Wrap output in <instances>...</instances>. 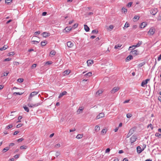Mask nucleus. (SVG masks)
Here are the masks:
<instances>
[{
  "instance_id": "f257e3e1",
  "label": "nucleus",
  "mask_w": 161,
  "mask_h": 161,
  "mask_svg": "<svg viewBox=\"0 0 161 161\" xmlns=\"http://www.w3.org/2000/svg\"><path fill=\"white\" fill-rule=\"evenodd\" d=\"M139 53V51L137 50H134V49H132V50L130 52V54L133 55L134 56H136L138 55Z\"/></svg>"
},
{
  "instance_id": "f03ea898",
  "label": "nucleus",
  "mask_w": 161,
  "mask_h": 161,
  "mask_svg": "<svg viewBox=\"0 0 161 161\" xmlns=\"http://www.w3.org/2000/svg\"><path fill=\"white\" fill-rule=\"evenodd\" d=\"M155 31V29L153 28H151L148 32V34L149 35H153L154 34Z\"/></svg>"
},
{
  "instance_id": "7ed1b4c3",
  "label": "nucleus",
  "mask_w": 161,
  "mask_h": 161,
  "mask_svg": "<svg viewBox=\"0 0 161 161\" xmlns=\"http://www.w3.org/2000/svg\"><path fill=\"white\" fill-rule=\"evenodd\" d=\"M137 139V137L133 135L130 138V142L132 143L135 142Z\"/></svg>"
},
{
  "instance_id": "20e7f679",
  "label": "nucleus",
  "mask_w": 161,
  "mask_h": 161,
  "mask_svg": "<svg viewBox=\"0 0 161 161\" xmlns=\"http://www.w3.org/2000/svg\"><path fill=\"white\" fill-rule=\"evenodd\" d=\"M119 89V88L118 87H115L112 90L111 92V93L114 94L118 91Z\"/></svg>"
},
{
  "instance_id": "39448f33",
  "label": "nucleus",
  "mask_w": 161,
  "mask_h": 161,
  "mask_svg": "<svg viewBox=\"0 0 161 161\" xmlns=\"http://www.w3.org/2000/svg\"><path fill=\"white\" fill-rule=\"evenodd\" d=\"M158 12L157 8H154L152 9L150 11V13L153 15H155Z\"/></svg>"
},
{
  "instance_id": "423d86ee",
  "label": "nucleus",
  "mask_w": 161,
  "mask_h": 161,
  "mask_svg": "<svg viewBox=\"0 0 161 161\" xmlns=\"http://www.w3.org/2000/svg\"><path fill=\"white\" fill-rule=\"evenodd\" d=\"M150 80V79H147L145 80H143L141 86L142 87L144 86L147 84L148 81Z\"/></svg>"
},
{
  "instance_id": "0eeeda50",
  "label": "nucleus",
  "mask_w": 161,
  "mask_h": 161,
  "mask_svg": "<svg viewBox=\"0 0 161 161\" xmlns=\"http://www.w3.org/2000/svg\"><path fill=\"white\" fill-rule=\"evenodd\" d=\"M84 109V107L83 106L80 107L79 109L77 111V113L78 114L82 113L83 111V110Z\"/></svg>"
},
{
  "instance_id": "6e6552de",
  "label": "nucleus",
  "mask_w": 161,
  "mask_h": 161,
  "mask_svg": "<svg viewBox=\"0 0 161 161\" xmlns=\"http://www.w3.org/2000/svg\"><path fill=\"white\" fill-rule=\"evenodd\" d=\"M38 94V92H31L30 96V97L28 99L30 100L31 99V98L32 97Z\"/></svg>"
},
{
  "instance_id": "1a4fd4ad",
  "label": "nucleus",
  "mask_w": 161,
  "mask_h": 161,
  "mask_svg": "<svg viewBox=\"0 0 161 161\" xmlns=\"http://www.w3.org/2000/svg\"><path fill=\"white\" fill-rule=\"evenodd\" d=\"M42 36L44 37H47L50 36V34L49 32H44L42 34Z\"/></svg>"
},
{
  "instance_id": "9d476101",
  "label": "nucleus",
  "mask_w": 161,
  "mask_h": 161,
  "mask_svg": "<svg viewBox=\"0 0 161 161\" xmlns=\"http://www.w3.org/2000/svg\"><path fill=\"white\" fill-rule=\"evenodd\" d=\"M104 115L103 113H100L98 114V115L96 117V119H100L101 118H102L104 117Z\"/></svg>"
},
{
  "instance_id": "9b49d317",
  "label": "nucleus",
  "mask_w": 161,
  "mask_h": 161,
  "mask_svg": "<svg viewBox=\"0 0 161 161\" xmlns=\"http://www.w3.org/2000/svg\"><path fill=\"white\" fill-rule=\"evenodd\" d=\"M94 61L93 60H88L87 61V65L89 66L93 64Z\"/></svg>"
},
{
  "instance_id": "f8f14e48",
  "label": "nucleus",
  "mask_w": 161,
  "mask_h": 161,
  "mask_svg": "<svg viewBox=\"0 0 161 161\" xmlns=\"http://www.w3.org/2000/svg\"><path fill=\"white\" fill-rule=\"evenodd\" d=\"M137 152L138 153H141L142 151V150L140 146H138L137 147Z\"/></svg>"
},
{
  "instance_id": "ddd939ff",
  "label": "nucleus",
  "mask_w": 161,
  "mask_h": 161,
  "mask_svg": "<svg viewBox=\"0 0 161 161\" xmlns=\"http://www.w3.org/2000/svg\"><path fill=\"white\" fill-rule=\"evenodd\" d=\"M67 45L68 47H71L73 46L74 44L71 42L69 41L67 42Z\"/></svg>"
},
{
  "instance_id": "4468645a",
  "label": "nucleus",
  "mask_w": 161,
  "mask_h": 161,
  "mask_svg": "<svg viewBox=\"0 0 161 161\" xmlns=\"http://www.w3.org/2000/svg\"><path fill=\"white\" fill-rule=\"evenodd\" d=\"M72 29V28L71 26L69 27H67L64 30L66 31V32H69Z\"/></svg>"
},
{
  "instance_id": "2eb2a0df",
  "label": "nucleus",
  "mask_w": 161,
  "mask_h": 161,
  "mask_svg": "<svg viewBox=\"0 0 161 161\" xmlns=\"http://www.w3.org/2000/svg\"><path fill=\"white\" fill-rule=\"evenodd\" d=\"M132 58L133 57L132 55H129L125 59V61L127 62L128 61L132 59Z\"/></svg>"
},
{
  "instance_id": "dca6fc26",
  "label": "nucleus",
  "mask_w": 161,
  "mask_h": 161,
  "mask_svg": "<svg viewBox=\"0 0 161 161\" xmlns=\"http://www.w3.org/2000/svg\"><path fill=\"white\" fill-rule=\"evenodd\" d=\"M67 92L66 91H64L63 92L60 93V94H59V95L58 96V98H61L64 95H66V94H67Z\"/></svg>"
},
{
  "instance_id": "f3484780",
  "label": "nucleus",
  "mask_w": 161,
  "mask_h": 161,
  "mask_svg": "<svg viewBox=\"0 0 161 161\" xmlns=\"http://www.w3.org/2000/svg\"><path fill=\"white\" fill-rule=\"evenodd\" d=\"M84 29L85 31L86 32H88L90 30L89 28L86 25H84Z\"/></svg>"
},
{
  "instance_id": "a211bd4d",
  "label": "nucleus",
  "mask_w": 161,
  "mask_h": 161,
  "mask_svg": "<svg viewBox=\"0 0 161 161\" xmlns=\"http://www.w3.org/2000/svg\"><path fill=\"white\" fill-rule=\"evenodd\" d=\"M147 25V24L146 22H143L142 23L141 25H140V27L141 28H144Z\"/></svg>"
},
{
  "instance_id": "6ab92c4d",
  "label": "nucleus",
  "mask_w": 161,
  "mask_h": 161,
  "mask_svg": "<svg viewBox=\"0 0 161 161\" xmlns=\"http://www.w3.org/2000/svg\"><path fill=\"white\" fill-rule=\"evenodd\" d=\"M8 48V46L7 45H5L3 47L0 48V50L3 51L5 50Z\"/></svg>"
},
{
  "instance_id": "aec40b11",
  "label": "nucleus",
  "mask_w": 161,
  "mask_h": 161,
  "mask_svg": "<svg viewBox=\"0 0 161 161\" xmlns=\"http://www.w3.org/2000/svg\"><path fill=\"white\" fill-rule=\"evenodd\" d=\"M42 102H40L36 103H35L34 104H32V107H37L39 105H40L42 104Z\"/></svg>"
},
{
  "instance_id": "412c9836",
  "label": "nucleus",
  "mask_w": 161,
  "mask_h": 161,
  "mask_svg": "<svg viewBox=\"0 0 161 161\" xmlns=\"http://www.w3.org/2000/svg\"><path fill=\"white\" fill-rule=\"evenodd\" d=\"M47 43V41H42L41 42V44L42 46H45L46 44Z\"/></svg>"
},
{
  "instance_id": "4be33fe9",
  "label": "nucleus",
  "mask_w": 161,
  "mask_h": 161,
  "mask_svg": "<svg viewBox=\"0 0 161 161\" xmlns=\"http://www.w3.org/2000/svg\"><path fill=\"white\" fill-rule=\"evenodd\" d=\"M122 45H120L119 44H118L117 45H116L115 46L114 48L115 49H119L121 47V46Z\"/></svg>"
},
{
  "instance_id": "5701e85b",
  "label": "nucleus",
  "mask_w": 161,
  "mask_h": 161,
  "mask_svg": "<svg viewBox=\"0 0 161 161\" xmlns=\"http://www.w3.org/2000/svg\"><path fill=\"white\" fill-rule=\"evenodd\" d=\"M56 53V52L55 51L53 50H52L50 53V56H51V55H54Z\"/></svg>"
},
{
  "instance_id": "b1692460",
  "label": "nucleus",
  "mask_w": 161,
  "mask_h": 161,
  "mask_svg": "<svg viewBox=\"0 0 161 161\" xmlns=\"http://www.w3.org/2000/svg\"><path fill=\"white\" fill-rule=\"evenodd\" d=\"M100 130V127L97 125H96L95 128V130L97 132L99 131Z\"/></svg>"
},
{
  "instance_id": "393cba45",
  "label": "nucleus",
  "mask_w": 161,
  "mask_h": 161,
  "mask_svg": "<svg viewBox=\"0 0 161 161\" xmlns=\"http://www.w3.org/2000/svg\"><path fill=\"white\" fill-rule=\"evenodd\" d=\"M23 93H20L19 92H14L13 93V95L14 96H16V95H21Z\"/></svg>"
},
{
  "instance_id": "a878e982",
  "label": "nucleus",
  "mask_w": 161,
  "mask_h": 161,
  "mask_svg": "<svg viewBox=\"0 0 161 161\" xmlns=\"http://www.w3.org/2000/svg\"><path fill=\"white\" fill-rule=\"evenodd\" d=\"M92 75V73L91 72H89L88 73L85 74L84 75L85 76H88V77H90Z\"/></svg>"
},
{
  "instance_id": "bb28decb",
  "label": "nucleus",
  "mask_w": 161,
  "mask_h": 161,
  "mask_svg": "<svg viewBox=\"0 0 161 161\" xmlns=\"http://www.w3.org/2000/svg\"><path fill=\"white\" fill-rule=\"evenodd\" d=\"M23 108L27 112H29V109L28 107H27L26 106H25L23 107Z\"/></svg>"
},
{
  "instance_id": "cd10ccee",
  "label": "nucleus",
  "mask_w": 161,
  "mask_h": 161,
  "mask_svg": "<svg viewBox=\"0 0 161 161\" xmlns=\"http://www.w3.org/2000/svg\"><path fill=\"white\" fill-rule=\"evenodd\" d=\"M82 137V135L81 134H78L76 136V138L78 139L81 138Z\"/></svg>"
},
{
  "instance_id": "c85d7f7f",
  "label": "nucleus",
  "mask_w": 161,
  "mask_h": 161,
  "mask_svg": "<svg viewBox=\"0 0 161 161\" xmlns=\"http://www.w3.org/2000/svg\"><path fill=\"white\" fill-rule=\"evenodd\" d=\"M142 41H139L137 44L136 45V47H139L140 45H142Z\"/></svg>"
},
{
  "instance_id": "c756f323",
  "label": "nucleus",
  "mask_w": 161,
  "mask_h": 161,
  "mask_svg": "<svg viewBox=\"0 0 161 161\" xmlns=\"http://www.w3.org/2000/svg\"><path fill=\"white\" fill-rule=\"evenodd\" d=\"M145 64V63L144 62L138 64V67H141L144 65Z\"/></svg>"
},
{
  "instance_id": "7c9ffc66",
  "label": "nucleus",
  "mask_w": 161,
  "mask_h": 161,
  "mask_svg": "<svg viewBox=\"0 0 161 161\" xmlns=\"http://www.w3.org/2000/svg\"><path fill=\"white\" fill-rule=\"evenodd\" d=\"M13 127V125L12 124H10L6 127V128L7 129H9Z\"/></svg>"
},
{
  "instance_id": "2f4dec72",
  "label": "nucleus",
  "mask_w": 161,
  "mask_h": 161,
  "mask_svg": "<svg viewBox=\"0 0 161 161\" xmlns=\"http://www.w3.org/2000/svg\"><path fill=\"white\" fill-rule=\"evenodd\" d=\"M9 149V147H6L4 148L3 150V151H4V152L6 151H8Z\"/></svg>"
},
{
  "instance_id": "473e14b6",
  "label": "nucleus",
  "mask_w": 161,
  "mask_h": 161,
  "mask_svg": "<svg viewBox=\"0 0 161 161\" xmlns=\"http://www.w3.org/2000/svg\"><path fill=\"white\" fill-rule=\"evenodd\" d=\"M24 80L23 78H19L17 80V81L20 83H21L23 82Z\"/></svg>"
},
{
  "instance_id": "72a5a7b5",
  "label": "nucleus",
  "mask_w": 161,
  "mask_h": 161,
  "mask_svg": "<svg viewBox=\"0 0 161 161\" xmlns=\"http://www.w3.org/2000/svg\"><path fill=\"white\" fill-rule=\"evenodd\" d=\"M27 148V147L26 146H24V145L20 147V148L21 149H26Z\"/></svg>"
},
{
  "instance_id": "f704fd0d",
  "label": "nucleus",
  "mask_w": 161,
  "mask_h": 161,
  "mask_svg": "<svg viewBox=\"0 0 161 161\" xmlns=\"http://www.w3.org/2000/svg\"><path fill=\"white\" fill-rule=\"evenodd\" d=\"M78 24L76 23L72 27V29H75L78 26Z\"/></svg>"
},
{
  "instance_id": "c9c22d12",
  "label": "nucleus",
  "mask_w": 161,
  "mask_h": 161,
  "mask_svg": "<svg viewBox=\"0 0 161 161\" xmlns=\"http://www.w3.org/2000/svg\"><path fill=\"white\" fill-rule=\"evenodd\" d=\"M11 60V58H7L5 59H4L3 60V62L8 61H10Z\"/></svg>"
},
{
  "instance_id": "e433bc0d",
  "label": "nucleus",
  "mask_w": 161,
  "mask_h": 161,
  "mask_svg": "<svg viewBox=\"0 0 161 161\" xmlns=\"http://www.w3.org/2000/svg\"><path fill=\"white\" fill-rule=\"evenodd\" d=\"M22 116H19L18 117V119L19 120L17 121V123L20 122H21L20 120L22 119Z\"/></svg>"
},
{
  "instance_id": "4c0bfd02",
  "label": "nucleus",
  "mask_w": 161,
  "mask_h": 161,
  "mask_svg": "<svg viewBox=\"0 0 161 161\" xmlns=\"http://www.w3.org/2000/svg\"><path fill=\"white\" fill-rule=\"evenodd\" d=\"M60 152H58V151H57V152H56V153H55V156L56 157H58V156L60 155Z\"/></svg>"
},
{
  "instance_id": "58836bf2",
  "label": "nucleus",
  "mask_w": 161,
  "mask_h": 161,
  "mask_svg": "<svg viewBox=\"0 0 161 161\" xmlns=\"http://www.w3.org/2000/svg\"><path fill=\"white\" fill-rule=\"evenodd\" d=\"M98 31H97L95 29V30H93L92 31V33L93 34H94V33L97 34L98 33Z\"/></svg>"
},
{
  "instance_id": "ea45409f",
  "label": "nucleus",
  "mask_w": 161,
  "mask_h": 161,
  "mask_svg": "<svg viewBox=\"0 0 161 161\" xmlns=\"http://www.w3.org/2000/svg\"><path fill=\"white\" fill-rule=\"evenodd\" d=\"M53 63L51 61H48L45 63L46 64L50 65L52 64Z\"/></svg>"
},
{
  "instance_id": "a19ab883",
  "label": "nucleus",
  "mask_w": 161,
  "mask_h": 161,
  "mask_svg": "<svg viewBox=\"0 0 161 161\" xmlns=\"http://www.w3.org/2000/svg\"><path fill=\"white\" fill-rule=\"evenodd\" d=\"M155 136L157 137H161V134H159V133H156L155 134Z\"/></svg>"
},
{
  "instance_id": "79ce46f5",
  "label": "nucleus",
  "mask_w": 161,
  "mask_h": 161,
  "mask_svg": "<svg viewBox=\"0 0 161 161\" xmlns=\"http://www.w3.org/2000/svg\"><path fill=\"white\" fill-rule=\"evenodd\" d=\"M132 116V115L131 114H126V117L127 118H130Z\"/></svg>"
},
{
  "instance_id": "37998d69",
  "label": "nucleus",
  "mask_w": 161,
  "mask_h": 161,
  "mask_svg": "<svg viewBox=\"0 0 161 161\" xmlns=\"http://www.w3.org/2000/svg\"><path fill=\"white\" fill-rule=\"evenodd\" d=\"M102 92L103 91H102L98 90L96 94H98L99 95H100V94H102Z\"/></svg>"
},
{
  "instance_id": "c03bdc74",
  "label": "nucleus",
  "mask_w": 161,
  "mask_h": 161,
  "mask_svg": "<svg viewBox=\"0 0 161 161\" xmlns=\"http://www.w3.org/2000/svg\"><path fill=\"white\" fill-rule=\"evenodd\" d=\"M13 0H7L5 1V3L7 4H9Z\"/></svg>"
},
{
  "instance_id": "a18cd8bd",
  "label": "nucleus",
  "mask_w": 161,
  "mask_h": 161,
  "mask_svg": "<svg viewBox=\"0 0 161 161\" xmlns=\"http://www.w3.org/2000/svg\"><path fill=\"white\" fill-rule=\"evenodd\" d=\"M70 71L69 70H66L64 72V73L66 75H68L70 73Z\"/></svg>"
},
{
  "instance_id": "49530a36",
  "label": "nucleus",
  "mask_w": 161,
  "mask_h": 161,
  "mask_svg": "<svg viewBox=\"0 0 161 161\" xmlns=\"http://www.w3.org/2000/svg\"><path fill=\"white\" fill-rule=\"evenodd\" d=\"M132 2H129V3H128V4H127V6L129 7H130L131 6L132 4Z\"/></svg>"
},
{
  "instance_id": "de8ad7c7",
  "label": "nucleus",
  "mask_w": 161,
  "mask_h": 161,
  "mask_svg": "<svg viewBox=\"0 0 161 161\" xmlns=\"http://www.w3.org/2000/svg\"><path fill=\"white\" fill-rule=\"evenodd\" d=\"M130 25L129 23L126 22L124 25V27L127 28Z\"/></svg>"
},
{
  "instance_id": "09e8293b",
  "label": "nucleus",
  "mask_w": 161,
  "mask_h": 161,
  "mask_svg": "<svg viewBox=\"0 0 161 161\" xmlns=\"http://www.w3.org/2000/svg\"><path fill=\"white\" fill-rule=\"evenodd\" d=\"M139 18H140V17L138 16L135 15L134 18V19H136L137 20H138L139 19Z\"/></svg>"
},
{
  "instance_id": "8fccbe9b",
  "label": "nucleus",
  "mask_w": 161,
  "mask_h": 161,
  "mask_svg": "<svg viewBox=\"0 0 161 161\" xmlns=\"http://www.w3.org/2000/svg\"><path fill=\"white\" fill-rule=\"evenodd\" d=\"M24 140V139L22 138H20L17 140V141L19 142H21Z\"/></svg>"
},
{
  "instance_id": "3c124183",
  "label": "nucleus",
  "mask_w": 161,
  "mask_h": 161,
  "mask_svg": "<svg viewBox=\"0 0 161 161\" xmlns=\"http://www.w3.org/2000/svg\"><path fill=\"white\" fill-rule=\"evenodd\" d=\"M40 31H36L34 33V35L36 36L37 35H39L40 34Z\"/></svg>"
},
{
  "instance_id": "603ef678",
  "label": "nucleus",
  "mask_w": 161,
  "mask_h": 161,
  "mask_svg": "<svg viewBox=\"0 0 161 161\" xmlns=\"http://www.w3.org/2000/svg\"><path fill=\"white\" fill-rule=\"evenodd\" d=\"M122 10H123V11L124 13H125L127 12V9H126L125 8H124L123 7L122 8Z\"/></svg>"
},
{
  "instance_id": "864d4df0",
  "label": "nucleus",
  "mask_w": 161,
  "mask_h": 161,
  "mask_svg": "<svg viewBox=\"0 0 161 161\" xmlns=\"http://www.w3.org/2000/svg\"><path fill=\"white\" fill-rule=\"evenodd\" d=\"M106 130L105 129H103L101 131L102 134H103H103L104 133H106Z\"/></svg>"
},
{
  "instance_id": "5fc2aeb1",
  "label": "nucleus",
  "mask_w": 161,
  "mask_h": 161,
  "mask_svg": "<svg viewBox=\"0 0 161 161\" xmlns=\"http://www.w3.org/2000/svg\"><path fill=\"white\" fill-rule=\"evenodd\" d=\"M22 124H19L16 126V127L17 128H19L20 127H21L22 126Z\"/></svg>"
},
{
  "instance_id": "6e6d98bb",
  "label": "nucleus",
  "mask_w": 161,
  "mask_h": 161,
  "mask_svg": "<svg viewBox=\"0 0 161 161\" xmlns=\"http://www.w3.org/2000/svg\"><path fill=\"white\" fill-rule=\"evenodd\" d=\"M146 144H143V146H142V151H143L144 149L146 148Z\"/></svg>"
},
{
  "instance_id": "4d7b16f0",
  "label": "nucleus",
  "mask_w": 161,
  "mask_h": 161,
  "mask_svg": "<svg viewBox=\"0 0 161 161\" xmlns=\"http://www.w3.org/2000/svg\"><path fill=\"white\" fill-rule=\"evenodd\" d=\"M9 73V72H4L3 73V75L5 76H7Z\"/></svg>"
},
{
  "instance_id": "13d9d810",
  "label": "nucleus",
  "mask_w": 161,
  "mask_h": 161,
  "mask_svg": "<svg viewBox=\"0 0 161 161\" xmlns=\"http://www.w3.org/2000/svg\"><path fill=\"white\" fill-rule=\"evenodd\" d=\"M114 27V26L113 25H110L109 26L108 29H111V30H112L113 29Z\"/></svg>"
},
{
  "instance_id": "bf43d9fd",
  "label": "nucleus",
  "mask_w": 161,
  "mask_h": 161,
  "mask_svg": "<svg viewBox=\"0 0 161 161\" xmlns=\"http://www.w3.org/2000/svg\"><path fill=\"white\" fill-rule=\"evenodd\" d=\"M110 151V149L109 148H107L105 151V153H109Z\"/></svg>"
},
{
  "instance_id": "052dcab7",
  "label": "nucleus",
  "mask_w": 161,
  "mask_h": 161,
  "mask_svg": "<svg viewBox=\"0 0 161 161\" xmlns=\"http://www.w3.org/2000/svg\"><path fill=\"white\" fill-rule=\"evenodd\" d=\"M157 59L158 61H160L161 59V54L158 57Z\"/></svg>"
},
{
  "instance_id": "680f3d73",
  "label": "nucleus",
  "mask_w": 161,
  "mask_h": 161,
  "mask_svg": "<svg viewBox=\"0 0 161 161\" xmlns=\"http://www.w3.org/2000/svg\"><path fill=\"white\" fill-rule=\"evenodd\" d=\"M36 64H32V65L31 66V68H34L36 67Z\"/></svg>"
},
{
  "instance_id": "e2e57ef3",
  "label": "nucleus",
  "mask_w": 161,
  "mask_h": 161,
  "mask_svg": "<svg viewBox=\"0 0 161 161\" xmlns=\"http://www.w3.org/2000/svg\"><path fill=\"white\" fill-rule=\"evenodd\" d=\"M147 127H150V128H151L152 129H153V127L152 125L151 124H149L148 125Z\"/></svg>"
},
{
  "instance_id": "0e129e2a",
  "label": "nucleus",
  "mask_w": 161,
  "mask_h": 161,
  "mask_svg": "<svg viewBox=\"0 0 161 161\" xmlns=\"http://www.w3.org/2000/svg\"><path fill=\"white\" fill-rule=\"evenodd\" d=\"M19 157V154H16L14 156V158H18Z\"/></svg>"
},
{
  "instance_id": "69168bd1",
  "label": "nucleus",
  "mask_w": 161,
  "mask_h": 161,
  "mask_svg": "<svg viewBox=\"0 0 161 161\" xmlns=\"http://www.w3.org/2000/svg\"><path fill=\"white\" fill-rule=\"evenodd\" d=\"M19 131H15L14 133V135H17V134H18L19 133Z\"/></svg>"
},
{
  "instance_id": "338daca9",
  "label": "nucleus",
  "mask_w": 161,
  "mask_h": 161,
  "mask_svg": "<svg viewBox=\"0 0 161 161\" xmlns=\"http://www.w3.org/2000/svg\"><path fill=\"white\" fill-rule=\"evenodd\" d=\"M14 64L16 65H18L19 64V63L18 62H14Z\"/></svg>"
},
{
  "instance_id": "774afa93",
  "label": "nucleus",
  "mask_w": 161,
  "mask_h": 161,
  "mask_svg": "<svg viewBox=\"0 0 161 161\" xmlns=\"http://www.w3.org/2000/svg\"><path fill=\"white\" fill-rule=\"evenodd\" d=\"M60 144H56V145H55V147H56L57 148V147H60Z\"/></svg>"
}]
</instances>
